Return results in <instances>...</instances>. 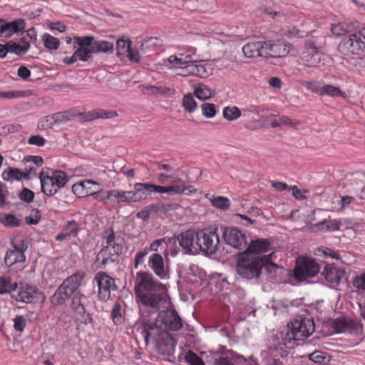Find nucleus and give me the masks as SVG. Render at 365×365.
Listing matches in <instances>:
<instances>
[{
	"label": "nucleus",
	"mask_w": 365,
	"mask_h": 365,
	"mask_svg": "<svg viewBox=\"0 0 365 365\" xmlns=\"http://www.w3.org/2000/svg\"><path fill=\"white\" fill-rule=\"evenodd\" d=\"M187 187L180 180H176L171 185L162 186L151 183L136 182L133 190H113L106 192L102 200H108L113 203H131L145 200L152 193L181 195Z\"/></svg>",
	"instance_id": "obj_1"
},
{
	"label": "nucleus",
	"mask_w": 365,
	"mask_h": 365,
	"mask_svg": "<svg viewBox=\"0 0 365 365\" xmlns=\"http://www.w3.org/2000/svg\"><path fill=\"white\" fill-rule=\"evenodd\" d=\"M182 326L181 318L175 310L162 311L158 314L155 324H144L145 343L153 340L159 347L165 346L167 351H173L175 346L173 339L170 334L161 329L178 331Z\"/></svg>",
	"instance_id": "obj_2"
},
{
	"label": "nucleus",
	"mask_w": 365,
	"mask_h": 365,
	"mask_svg": "<svg viewBox=\"0 0 365 365\" xmlns=\"http://www.w3.org/2000/svg\"><path fill=\"white\" fill-rule=\"evenodd\" d=\"M134 289L138 302L145 307L158 309L165 301V286L147 272H137Z\"/></svg>",
	"instance_id": "obj_3"
},
{
	"label": "nucleus",
	"mask_w": 365,
	"mask_h": 365,
	"mask_svg": "<svg viewBox=\"0 0 365 365\" xmlns=\"http://www.w3.org/2000/svg\"><path fill=\"white\" fill-rule=\"evenodd\" d=\"M113 43L108 41H96L93 36H74V48L73 55L66 57L63 62L67 65L77 61H87L93 54L98 53H110L113 51Z\"/></svg>",
	"instance_id": "obj_4"
},
{
	"label": "nucleus",
	"mask_w": 365,
	"mask_h": 365,
	"mask_svg": "<svg viewBox=\"0 0 365 365\" xmlns=\"http://www.w3.org/2000/svg\"><path fill=\"white\" fill-rule=\"evenodd\" d=\"M273 254L259 257L247 252L241 253L236 267L237 274L246 279H257L262 273V267L268 263Z\"/></svg>",
	"instance_id": "obj_5"
},
{
	"label": "nucleus",
	"mask_w": 365,
	"mask_h": 365,
	"mask_svg": "<svg viewBox=\"0 0 365 365\" xmlns=\"http://www.w3.org/2000/svg\"><path fill=\"white\" fill-rule=\"evenodd\" d=\"M41 190L47 196H52L63 187L68 180L66 174L61 170H42L39 174Z\"/></svg>",
	"instance_id": "obj_6"
},
{
	"label": "nucleus",
	"mask_w": 365,
	"mask_h": 365,
	"mask_svg": "<svg viewBox=\"0 0 365 365\" xmlns=\"http://www.w3.org/2000/svg\"><path fill=\"white\" fill-rule=\"evenodd\" d=\"M287 339L291 340H303L311 336L314 331L315 327L312 319L297 317L288 324Z\"/></svg>",
	"instance_id": "obj_7"
},
{
	"label": "nucleus",
	"mask_w": 365,
	"mask_h": 365,
	"mask_svg": "<svg viewBox=\"0 0 365 365\" xmlns=\"http://www.w3.org/2000/svg\"><path fill=\"white\" fill-rule=\"evenodd\" d=\"M83 277V273L76 272L68 277L52 296V303L53 304H61L71 297L80 287Z\"/></svg>",
	"instance_id": "obj_8"
},
{
	"label": "nucleus",
	"mask_w": 365,
	"mask_h": 365,
	"mask_svg": "<svg viewBox=\"0 0 365 365\" xmlns=\"http://www.w3.org/2000/svg\"><path fill=\"white\" fill-rule=\"evenodd\" d=\"M197 251L200 250L205 255H212L216 252L220 242L219 235L216 227H208L196 233Z\"/></svg>",
	"instance_id": "obj_9"
},
{
	"label": "nucleus",
	"mask_w": 365,
	"mask_h": 365,
	"mask_svg": "<svg viewBox=\"0 0 365 365\" xmlns=\"http://www.w3.org/2000/svg\"><path fill=\"white\" fill-rule=\"evenodd\" d=\"M324 42L307 40L305 43V51L301 54L300 59L303 65L307 67H317L322 61V54L320 50Z\"/></svg>",
	"instance_id": "obj_10"
},
{
	"label": "nucleus",
	"mask_w": 365,
	"mask_h": 365,
	"mask_svg": "<svg viewBox=\"0 0 365 365\" xmlns=\"http://www.w3.org/2000/svg\"><path fill=\"white\" fill-rule=\"evenodd\" d=\"M301 84L310 91L319 96H328L330 97H341L345 98L346 94L342 91L339 86L327 84L319 81H302Z\"/></svg>",
	"instance_id": "obj_11"
},
{
	"label": "nucleus",
	"mask_w": 365,
	"mask_h": 365,
	"mask_svg": "<svg viewBox=\"0 0 365 365\" xmlns=\"http://www.w3.org/2000/svg\"><path fill=\"white\" fill-rule=\"evenodd\" d=\"M319 269V265L314 259L303 258L297 261L293 275L298 282H302L307 278L316 276Z\"/></svg>",
	"instance_id": "obj_12"
},
{
	"label": "nucleus",
	"mask_w": 365,
	"mask_h": 365,
	"mask_svg": "<svg viewBox=\"0 0 365 365\" xmlns=\"http://www.w3.org/2000/svg\"><path fill=\"white\" fill-rule=\"evenodd\" d=\"M265 57L282 58L295 53L294 47L281 40L264 41Z\"/></svg>",
	"instance_id": "obj_13"
},
{
	"label": "nucleus",
	"mask_w": 365,
	"mask_h": 365,
	"mask_svg": "<svg viewBox=\"0 0 365 365\" xmlns=\"http://www.w3.org/2000/svg\"><path fill=\"white\" fill-rule=\"evenodd\" d=\"M94 279L98 287L99 299L103 301L108 300L110 297V291L116 289L114 279L106 272H99L96 274Z\"/></svg>",
	"instance_id": "obj_14"
},
{
	"label": "nucleus",
	"mask_w": 365,
	"mask_h": 365,
	"mask_svg": "<svg viewBox=\"0 0 365 365\" xmlns=\"http://www.w3.org/2000/svg\"><path fill=\"white\" fill-rule=\"evenodd\" d=\"M150 269L161 279L169 278L168 261L161 254L153 253L148 259Z\"/></svg>",
	"instance_id": "obj_15"
},
{
	"label": "nucleus",
	"mask_w": 365,
	"mask_h": 365,
	"mask_svg": "<svg viewBox=\"0 0 365 365\" xmlns=\"http://www.w3.org/2000/svg\"><path fill=\"white\" fill-rule=\"evenodd\" d=\"M364 48L357 34H352L344 38L338 46V51L344 56L357 55Z\"/></svg>",
	"instance_id": "obj_16"
},
{
	"label": "nucleus",
	"mask_w": 365,
	"mask_h": 365,
	"mask_svg": "<svg viewBox=\"0 0 365 365\" xmlns=\"http://www.w3.org/2000/svg\"><path fill=\"white\" fill-rule=\"evenodd\" d=\"M157 170L160 171L157 177L158 181L160 183L164 184L168 181H171V184L170 185H171L176 180H180L184 182L187 187H189V189H187L186 191L182 194L190 195L196 192V190L194 189L192 186L187 185L182 179L175 177L173 168L171 165L164 163H158Z\"/></svg>",
	"instance_id": "obj_17"
},
{
	"label": "nucleus",
	"mask_w": 365,
	"mask_h": 365,
	"mask_svg": "<svg viewBox=\"0 0 365 365\" xmlns=\"http://www.w3.org/2000/svg\"><path fill=\"white\" fill-rule=\"evenodd\" d=\"M123 247L118 239L110 245H106L97 255V262L102 265H106L109 262H113L122 252Z\"/></svg>",
	"instance_id": "obj_18"
},
{
	"label": "nucleus",
	"mask_w": 365,
	"mask_h": 365,
	"mask_svg": "<svg viewBox=\"0 0 365 365\" xmlns=\"http://www.w3.org/2000/svg\"><path fill=\"white\" fill-rule=\"evenodd\" d=\"M223 238L227 245L239 250L245 248L247 244L245 235L235 227L225 228Z\"/></svg>",
	"instance_id": "obj_19"
},
{
	"label": "nucleus",
	"mask_w": 365,
	"mask_h": 365,
	"mask_svg": "<svg viewBox=\"0 0 365 365\" xmlns=\"http://www.w3.org/2000/svg\"><path fill=\"white\" fill-rule=\"evenodd\" d=\"M185 253L196 254L197 251L196 234L190 230L182 232L177 239Z\"/></svg>",
	"instance_id": "obj_20"
},
{
	"label": "nucleus",
	"mask_w": 365,
	"mask_h": 365,
	"mask_svg": "<svg viewBox=\"0 0 365 365\" xmlns=\"http://www.w3.org/2000/svg\"><path fill=\"white\" fill-rule=\"evenodd\" d=\"M93 185H99V184L92 180H81L72 186V191L78 197L94 195L99 190L93 189Z\"/></svg>",
	"instance_id": "obj_21"
},
{
	"label": "nucleus",
	"mask_w": 365,
	"mask_h": 365,
	"mask_svg": "<svg viewBox=\"0 0 365 365\" xmlns=\"http://www.w3.org/2000/svg\"><path fill=\"white\" fill-rule=\"evenodd\" d=\"M242 53L246 58L265 57L264 41H250L243 46Z\"/></svg>",
	"instance_id": "obj_22"
},
{
	"label": "nucleus",
	"mask_w": 365,
	"mask_h": 365,
	"mask_svg": "<svg viewBox=\"0 0 365 365\" xmlns=\"http://www.w3.org/2000/svg\"><path fill=\"white\" fill-rule=\"evenodd\" d=\"M212 73V66L209 63L193 64L186 66V73H180L182 76H195L200 78H207Z\"/></svg>",
	"instance_id": "obj_23"
},
{
	"label": "nucleus",
	"mask_w": 365,
	"mask_h": 365,
	"mask_svg": "<svg viewBox=\"0 0 365 365\" xmlns=\"http://www.w3.org/2000/svg\"><path fill=\"white\" fill-rule=\"evenodd\" d=\"M38 294L36 287L24 284L20 287L15 299L24 303H33L38 299Z\"/></svg>",
	"instance_id": "obj_24"
},
{
	"label": "nucleus",
	"mask_w": 365,
	"mask_h": 365,
	"mask_svg": "<svg viewBox=\"0 0 365 365\" xmlns=\"http://www.w3.org/2000/svg\"><path fill=\"white\" fill-rule=\"evenodd\" d=\"M26 28L24 19H18L11 22L4 23L1 25L0 35L4 37H10L14 34L21 31Z\"/></svg>",
	"instance_id": "obj_25"
},
{
	"label": "nucleus",
	"mask_w": 365,
	"mask_h": 365,
	"mask_svg": "<svg viewBox=\"0 0 365 365\" xmlns=\"http://www.w3.org/2000/svg\"><path fill=\"white\" fill-rule=\"evenodd\" d=\"M185 65H191L194 63L201 62L202 59L197 50L195 47L187 46L180 49L179 52L176 53Z\"/></svg>",
	"instance_id": "obj_26"
},
{
	"label": "nucleus",
	"mask_w": 365,
	"mask_h": 365,
	"mask_svg": "<svg viewBox=\"0 0 365 365\" xmlns=\"http://www.w3.org/2000/svg\"><path fill=\"white\" fill-rule=\"evenodd\" d=\"M358 25V22L354 21L338 22L331 24V31L334 36H344L356 29Z\"/></svg>",
	"instance_id": "obj_27"
},
{
	"label": "nucleus",
	"mask_w": 365,
	"mask_h": 365,
	"mask_svg": "<svg viewBox=\"0 0 365 365\" xmlns=\"http://www.w3.org/2000/svg\"><path fill=\"white\" fill-rule=\"evenodd\" d=\"M162 64L168 70H180L182 71L181 73H186V66H188L183 63L182 58H180L177 53L172 54L168 58H164Z\"/></svg>",
	"instance_id": "obj_28"
},
{
	"label": "nucleus",
	"mask_w": 365,
	"mask_h": 365,
	"mask_svg": "<svg viewBox=\"0 0 365 365\" xmlns=\"http://www.w3.org/2000/svg\"><path fill=\"white\" fill-rule=\"evenodd\" d=\"M270 243L266 239H257L251 241L248 247L243 252H247L250 255H255L259 253H264L269 250Z\"/></svg>",
	"instance_id": "obj_29"
},
{
	"label": "nucleus",
	"mask_w": 365,
	"mask_h": 365,
	"mask_svg": "<svg viewBox=\"0 0 365 365\" xmlns=\"http://www.w3.org/2000/svg\"><path fill=\"white\" fill-rule=\"evenodd\" d=\"M30 43L25 38H21L19 43L10 41L8 42L9 53H14L19 56L25 54L30 48Z\"/></svg>",
	"instance_id": "obj_30"
},
{
	"label": "nucleus",
	"mask_w": 365,
	"mask_h": 365,
	"mask_svg": "<svg viewBox=\"0 0 365 365\" xmlns=\"http://www.w3.org/2000/svg\"><path fill=\"white\" fill-rule=\"evenodd\" d=\"M118 115L115 111L113 110H105L103 109H96L85 113L86 120L91 121L96 119L102 118H112Z\"/></svg>",
	"instance_id": "obj_31"
},
{
	"label": "nucleus",
	"mask_w": 365,
	"mask_h": 365,
	"mask_svg": "<svg viewBox=\"0 0 365 365\" xmlns=\"http://www.w3.org/2000/svg\"><path fill=\"white\" fill-rule=\"evenodd\" d=\"M26 260V256L24 253L9 250L6 252L4 262L6 266L11 267L16 264L24 262Z\"/></svg>",
	"instance_id": "obj_32"
},
{
	"label": "nucleus",
	"mask_w": 365,
	"mask_h": 365,
	"mask_svg": "<svg viewBox=\"0 0 365 365\" xmlns=\"http://www.w3.org/2000/svg\"><path fill=\"white\" fill-rule=\"evenodd\" d=\"M317 230L322 232H333L340 229L341 222L336 219L324 220L317 225Z\"/></svg>",
	"instance_id": "obj_33"
},
{
	"label": "nucleus",
	"mask_w": 365,
	"mask_h": 365,
	"mask_svg": "<svg viewBox=\"0 0 365 365\" xmlns=\"http://www.w3.org/2000/svg\"><path fill=\"white\" fill-rule=\"evenodd\" d=\"M143 91L153 96H170L174 93V90L165 86H146Z\"/></svg>",
	"instance_id": "obj_34"
},
{
	"label": "nucleus",
	"mask_w": 365,
	"mask_h": 365,
	"mask_svg": "<svg viewBox=\"0 0 365 365\" xmlns=\"http://www.w3.org/2000/svg\"><path fill=\"white\" fill-rule=\"evenodd\" d=\"M351 327V322L345 317L337 318L332 322V327L336 333L349 331Z\"/></svg>",
	"instance_id": "obj_35"
},
{
	"label": "nucleus",
	"mask_w": 365,
	"mask_h": 365,
	"mask_svg": "<svg viewBox=\"0 0 365 365\" xmlns=\"http://www.w3.org/2000/svg\"><path fill=\"white\" fill-rule=\"evenodd\" d=\"M1 177L3 180L9 182L24 179L23 171L19 168H9L4 170L1 174Z\"/></svg>",
	"instance_id": "obj_36"
},
{
	"label": "nucleus",
	"mask_w": 365,
	"mask_h": 365,
	"mask_svg": "<svg viewBox=\"0 0 365 365\" xmlns=\"http://www.w3.org/2000/svg\"><path fill=\"white\" fill-rule=\"evenodd\" d=\"M166 248H165V258L166 261L168 260V256L175 257L178 253V240L175 237H167L166 238Z\"/></svg>",
	"instance_id": "obj_37"
},
{
	"label": "nucleus",
	"mask_w": 365,
	"mask_h": 365,
	"mask_svg": "<svg viewBox=\"0 0 365 365\" xmlns=\"http://www.w3.org/2000/svg\"><path fill=\"white\" fill-rule=\"evenodd\" d=\"M18 288L16 282H11V279L9 277H0V294L11 293L16 291Z\"/></svg>",
	"instance_id": "obj_38"
},
{
	"label": "nucleus",
	"mask_w": 365,
	"mask_h": 365,
	"mask_svg": "<svg viewBox=\"0 0 365 365\" xmlns=\"http://www.w3.org/2000/svg\"><path fill=\"white\" fill-rule=\"evenodd\" d=\"M349 181L352 187L351 192L354 193V189L361 187L365 183V173L361 171L355 172L350 175Z\"/></svg>",
	"instance_id": "obj_39"
},
{
	"label": "nucleus",
	"mask_w": 365,
	"mask_h": 365,
	"mask_svg": "<svg viewBox=\"0 0 365 365\" xmlns=\"http://www.w3.org/2000/svg\"><path fill=\"white\" fill-rule=\"evenodd\" d=\"M194 93L198 99L202 101L209 99L212 96V91L210 87L202 83L195 86Z\"/></svg>",
	"instance_id": "obj_40"
},
{
	"label": "nucleus",
	"mask_w": 365,
	"mask_h": 365,
	"mask_svg": "<svg viewBox=\"0 0 365 365\" xmlns=\"http://www.w3.org/2000/svg\"><path fill=\"white\" fill-rule=\"evenodd\" d=\"M222 115L225 119L232 121L241 116V111L237 106H226L222 110Z\"/></svg>",
	"instance_id": "obj_41"
},
{
	"label": "nucleus",
	"mask_w": 365,
	"mask_h": 365,
	"mask_svg": "<svg viewBox=\"0 0 365 365\" xmlns=\"http://www.w3.org/2000/svg\"><path fill=\"white\" fill-rule=\"evenodd\" d=\"M42 42L44 47L48 50H57L60 46L59 39L49 34H44L43 35Z\"/></svg>",
	"instance_id": "obj_42"
},
{
	"label": "nucleus",
	"mask_w": 365,
	"mask_h": 365,
	"mask_svg": "<svg viewBox=\"0 0 365 365\" xmlns=\"http://www.w3.org/2000/svg\"><path fill=\"white\" fill-rule=\"evenodd\" d=\"M166 238L163 237L156 240H154L150 244L149 252H153V253H163L165 257V248H166Z\"/></svg>",
	"instance_id": "obj_43"
},
{
	"label": "nucleus",
	"mask_w": 365,
	"mask_h": 365,
	"mask_svg": "<svg viewBox=\"0 0 365 365\" xmlns=\"http://www.w3.org/2000/svg\"><path fill=\"white\" fill-rule=\"evenodd\" d=\"M86 306L87 305H81V307H77L76 309H73L75 312L76 319L84 324L89 323L91 321L89 314L86 312Z\"/></svg>",
	"instance_id": "obj_44"
},
{
	"label": "nucleus",
	"mask_w": 365,
	"mask_h": 365,
	"mask_svg": "<svg viewBox=\"0 0 365 365\" xmlns=\"http://www.w3.org/2000/svg\"><path fill=\"white\" fill-rule=\"evenodd\" d=\"M182 106L184 109L189 113H192L195 110L197 103L191 93L184 96L182 98Z\"/></svg>",
	"instance_id": "obj_45"
},
{
	"label": "nucleus",
	"mask_w": 365,
	"mask_h": 365,
	"mask_svg": "<svg viewBox=\"0 0 365 365\" xmlns=\"http://www.w3.org/2000/svg\"><path fill=\"white\" fill-rule=\"evenodd\" d=\"M149 253V250L148 247H144L143 249L138 251L134 256V267L135 269H138L139 266L142 265L144 263L145 257Z\"/></svg>",
	"instance_id": "obj_46"
},
{
	"label": "nucleus",
	"mask_w": 365,
	"mask_h": 365,
	"mask_svg": "<svg viewBox=\"0 0 365 365\" xmlns=\"http://www.w3.org/2000/svg\"><path fill=\"white\" fill-rule=\"evenodd\" d=\"M12 245L15 251H19L23 253L27 250L28 245L26 241L22 237H16L12 240Z\"/></svg>",
	"instance_id": "obj_47"
},
{
	"label": "nucleus",
	"mask_w": 365,
	"mask_h": 365,
	"mask_svg": "<svg viewBox=\"0 0 365 365\" xmlns=\"http://www.w3.org/2000/svg\"><path fill=\"white\" fill-rule=\"evenodd\" d=\"M130 41L125 38H119L116 42L118 55H125L130 46Z\"/></svg>",
	"instance_id": "obj_48"
},
{
	"label": "nucleus",
	"mask_w": 365,
	"mask_h": 365,
	"mask_svg": "<svg viewBox=\"0 0 365 365\" xmlns=\"http://www.w3.org/2000/svg\"><path fill=\"white\" fill-rule=\"evenodd\" d=\"M202 113L204 117L212 118L216 115L215 106L213 103H205L202 105Z\"/></svg>",
	"instance_id": "obj_49"
},
{
	"label": "nucleus",
	"mask_w": 365,
	"mask_h": 365,
	"mask_svg": "<svg viewBox=\"0 0 365 365\" xmlns=\"http://www.w3.org/2000/svg\"><path fill=\"white\" fill-rule=\"evenodd\" d=\"M1 222L6 227H16L20 225V220L14 215H6L1 218Z\"/></svg>",
	"instance_id": "obj_50"
},
{
	"label": "nucleus",
	"mask_w": 365,
	"mask_h": 365,
	"mask_svg": "<svg viewBox=\"0 0 365 365\" xmlns=\"http://www.w3.org/2000/svg\"><path fill=\"white\" fill-rule=\"evenodd\" d=\"M211 202L213 206L220 209H227L230 206L229 199L222 196L215 197Z\"/></svg>",
	"instance_id": "obj_51"
},
{
	"label": "nucleus",
	"mask_w": 365,
	"mask_h": 365,
	"mask_svg": "<svg viewBox=\"0 0 365 365\" xmlns=\"http://www.w3.org/2000/svg\"><path fill=\"white\" fill-rule=\"evenodd\" d=\"M292 191V196L297 200H303L308 197L309 191L307 190H301L297 186H292L289 187Z\"/></svg>",
	"instance_id": "obj_52"
},
{
	"label": "nucleus",
	"mask_w": 365,
	"mask_h": 365,
	"mask_svg": "<svg viewBox=\"0 0 365 365\" xmlns=\"http://www.w3.org/2000/svg\"><path fill=\"white\" fill-rule=\"evenodd\" d=\"M87 303L88 299L86 296L76 293L72 300V309H74L77 307H81V305H87Z\"/></svg>",
	"instance_id": "obj_53"
},
{
	"label": "nucleus",
	"mask_w": 365,
	"mask_h": 365,
	"mask_svg": "<svg viewBox=\"0 0 365 365\" xmlns=\"http://www.w3.org/2000/svg\"><path fill=\"white\" fill-rule=\"evenodd\" d=\"M158 42V39L157 38L151 37L141 41L140 48L142 50L145 51H149L153 49L155 46H156Z\"/></svg>",
	"instance_id": "obj_54"
},
{
	"label": "nucleus",
	"mask_w": 365,
	"mask_h": 365,
	"mask_svg": "<svg viewBox=\"0 0 365 365\" xmlns=\"http://www.w3.org/2000/svg\"><path fill=\"white\" fill-rule=\"evenodd\" d=\"M26 325V320L22 315L16 316L14 319V328L16 331H22Z\"/></svg>",
	"instance_id": "obj_55"
},
{
	"label": "nucleus",
	"mask_w": 365,
	"mask_h": 365,
	"mask_svg": "<svg viewBox=\"0 0 365 365\" xmlns=\"http://www.w3.org/2000/svg\"><path fill=\"white\" fill-rule=\"evenodd\" d=\"M37 168H38L31 163L27 165L25 168V170L23 171L24 179L29 180L36 177L37 175Z\"/></svg>",
	"instance_id": "obj_56"
},
{
	"label": "nucleus",
	"mask_w": 365,
	"mask_h": 365,
	"mask_svg": "<svg viewBox=\"0 0 365 365\" xmlns=\"http://www.w3.org/2000/svg\"><path fill=\"white\" fill-rule=\"evenodd\" d=\"M186 361L190 365H205L203 361L193 352H189L187 354Z\"/></svg>",
	"instance_id": "obj_57"
},
{
	"label": "nucleus",
	"mask_w": 365,
	"mask_h": 365,
	"mask_svg": "<svg viewBox=\"0 0 365 365\" xmlns=\"http://www.w3.org/2000/svg\"><path fill=\"white\" fill-rule=\"evenodd\" d=\"M41 219V215L38 210H34L32 213L26 216L25 218L26 222L28 225H37Z\"/></svg>",
	"instance_id": "obj_58"
},
{
	"label": "nucleus",
	"mask_w": 365,
	"mask_h": 365,
	"mask_svg": "<svg viewBox=\"0 0 365 365\" xmlns=\"http://www.w3.org/2000/svg\"><path fill=\"white\" fill-rule=\"evenodd\" d=\"M28 143L38 147H41L45 144V139L39 135H31L28 140Z\"/></svg>",
	"instance_id": "obj_59"
},
{
	"label": "nucleus",
	"mask_w": 365,
	"mask_h": 365,
	"mask_svg": "<svg viewBox=\"0 0 365 365\" xmlns=\"http://www.w3.org/2000/svg\"><path fill=\"white\" fill-rule=\"evenodd\" d=\"M25 160L28 163H31V165H35L36 168L42 166L43 163V158L38 155H29L25 158Z\"/></svg>",
	"instance_id": "obj_60"
},
{
	"label": "nucleus",
	"mask_w": 365,
	"mask_h": 365,
	"mask_svg": "<svg viewBox=\"0 0 365 365\" xmlns=\"http://www.w3.org/2000/svg\"><path fill=\"white\" fill-rule=\"evenodd\" d=\"M309 358L315 363H322L325 360L324 354L321 351H315L309 354Z\"/></svg>",
	"instance_id": "obj_61"
},
{
	"label": "nucleus",
	"mask_w": 365,
	"mask_h": 365,
	"mask_svg": "<svg viewBox=\"0 0 365 365\" xmlns=\"http://www.w3.org/2000/svg\"><path fill=\"white\" fill-rule=\"evenodd\" d=\"M354 286L359 289L365 291V272L356 277L354 282Z\"/></svg>",
	"instance_id": "obj_62"
},
{
	"label": "nucleus",
	"mask_w": 365,
	"mask_h": 365,
	"mask_svg": "<svg viewBox=\"0 0 365 365\" xmlns=\"http://www.w3.org/2000/svg\"><path fill=\"white\" fill-rule=\"evenodd\" d=\"M21 199L26 201V202H31L33 200L34 194L32 191L28 189H24L23 191L21 193Z\"/></svg>",
	"instance_id": "obj_63"
},
{
	"label": "nucleus",
	"mask_w": 365,
	"mask_h": 365,
	"mask_svg": "<svg viewBox=\"0 0 365 365\" xmlns=\"http://www.w3.org/2000/svg\"><path fill=\"white\" fill-rule=\"evenodd\" d=\"M127 56L130 61L138 62L140 61L139 53L137 50L133 49L130 46L128 51L126 52Z\"/></svg>",
	"instance_id": "obj_64"
}]
</instances>
